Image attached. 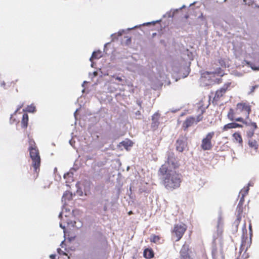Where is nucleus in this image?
<instances>
[{"instance_id":"44","label":"nucleus","mask_w":259,"mask_h":259,"mask_svg":"<svg viewBox=\"0 0 259 259\" xmlns=\"http://www.w3.org/2000/svg\"><path fill=\"white\" fill-rule=\"evenodd\" d=\"M226 0H224V2H226Z\"/></svg>"},{"instance_id":"8","label":"nucleus","mask_w":259,"mask_h":259,"mask_svg":"<svg viewBox=\"0 0 259 259\" xmlns=\"http://www.w3.org/2000/svg\"><path fill=\"white\" fill-rule=\"evenodd\" d=\"M231 84L230 82H228L225 83L223 87L215 92V95L213 98V103L215 102L217 103V102L220 100L221 98L224 96L227 91L230 90Z\"/></svg>"},{"instance_id":"27","label":"nucleus","mask_w":259,"mask_h":259,"mask_svg":"<svg viewBox=\"0 0 259 259\" xmlns=\"http://www.w3.org/2000/svg\"><path fill=\"white\" fill-rule=\"evenodd\" d=\"M209 100H210V98H209ZM206 99L205 98H203L202 99L199 103V107H200V105H202L203 106H206V105H205L204 104V103L206 101ZM208 103L207 104V105H208L209 104V105L210 104V103H209V100L208 101Z\"/></svg>"},{"instance_id":"1","label":"nucleus","mask_w":259,"mask_h":259,"mask_svg":"<svg viewBox=\"0 0 259 259\" xmlns=\"http://www.w3.org/2000/svg\"><path fill=\"white\" fill-rule=\"evenodd\" d=\"M179 166L175 154L173 152H168L167 160L158 170V175L162 177L163 185L169 191L178 189L181 186L182 175L175 170Z\"/></svg>"},{"instance_id":"34","label":"nucleus","mask_w":259,"mask_h":259,"mask_svg":"<svg viewBox=\"0 0 259 259\" xmlns=\"http://www.w3.org/2000/svg\"><path fill=\"white\" fill-rule=\"evenodd\" d=\"M57 252L60 254H62L63 253V251L60 249V248H58L57 249Z\"/></svg>"},{"instance_id":"28","label":"nucleus","mask_w":259,"mask_h":259,"mask_svg":"<svg viewBox=\"0 0 259 259\" xmlns=\"http://www.w3.org/2000/svg\"><path fill=\"white\" fill-rule=\"evenodd\" d=\"M35 110V107L34 106H28L26 111L29 112H33Z\"/></svg>"},{"instance_id":"25","label":"nucleus","mask_w":259,"mask_h":259,"mask_svg":"<svg viewBox=\"0 0 259 259\" xmlns=\"http://www.w3.org/2000/svg\"><path fill=\"white\" fill-rule=\"evenodd\" d=\"M249 189V188L248 186L246 188L244 187L240 192V193H239L240 195L245 196V195H246L248 194Z\"/></svg>"},{"instance_id":"13","label":"nucleus","mask_w":259,"mask_h":259,"mask_svg":"<svg viewBox=\"0 0 259 259\" xmlns=\"http://www.w3.org/2000/svg\"><path fill=\"white\" fill-rule=\"evenodd\" d=\"M232 141L233 143L237 144L238 146H243V139L240 132H236L232 135Z\"/></svg>"},{"instance_id":"33","label":"nucleus","mask_w":259,"mask_h":259,"mask_svg":"<svg viewBox=\"0 0 259 259\" xmlns=\"http://www.w3.org/2000/svg\"><path fill=\"white\" fill-rule=\"evenodd\" d=\"M1 85L2 87L5 88L6 86V83L4 81H3L1 82Z\"/></svg>"},{"instance_id":"5","label":"nucleus","mask_w":259,"mask_h":259,"mask_svg":"<svg viewBox=\"0 0 259 259\" xmlns=\"http://www.w3.org/2000/svg\"><path fill=\"white\" fill-rule=\"evenodd\" d=\"M209 106V104L206 106H203L200 105V109L201 110V113L199 114L195 118L193 116L188 117L183 123V128L184 130H187L189 127L192 126L194 124H197L198 122L201 121L203 119V114L205 112V109Z\"/></svg>"},{"instance_id":"6","label":"nucleus","mask_w":259,"mask_h":259,"mask_svg":"<svg viewBox=\"0 0 259 259\" xmlns=\"http://www.w3.org/2000/svg\"><path fill=\"white\" fill-rule=\"evenodd\" d=\"M214 132H210L207 133L205 137L202 139L201 148L204 151L210 150L213 147L212 140L214 137Z\"/></svg>"},{"instance_id":"18","label":"nucleus","mask_w":259,"mask_h":259,"mask_svg":"<svg viewBox=\"0 0 259 259\" xmlns=\"http://www.w3.org/2000/svg\"><path fill=\"white\" fill-rule=\"evenodd\" d=\"M28 115L26 113H24L23 115V117L21 120L22 127L24 128H26L28 126Z\"/></svg>"},{"instance_id":"7","label":"nucleus","mask_w":259,"mask_h":259,"mask_svg":"<svg viewBox=\"0 0 259 259\" xmlns=\"http://www.w3.org/2000/svg\"><path fill=\"white\" fill-rule=\"evenodd\" d=\"M64 212H61L59 214V218L61 219L60 223V227H74L76 222L74 221V217L71 214L70 216L64 215L63 217Z\"/></svg>"},{"instance_id":"16","label":"nucleus","mask_w":259,"mask_h":259,"mask_svg":"<svg viewBox=\"0 0 259 259\" xmlns=\"http://www.w3.org/2000/svg\"><path fill=\"white\" fill-rule=\"evenodd\" d=\"M143 255L146 258L150 259L154 257V253L152 249L146 248L144 250Z\"/></svg>"},{"instance_id":"21","label":"nucleus","mask_w":259,"mask_h":259,"mask_svg":"<svg viewBox=\"0 0 259 259\" xmlns=\"http://www.w3.org/2000/svg\"><path fill=\"white\" fill-rule=\"evenodd\" d=\"M248 145L250 148L254 149L256 151L258 149V144L255 140H249L248 141Z\"/></svg>"},{"instance_id":"19","label":"nucleus","mask_w":259,"mask_h":259,"mask_svg":"<svg viewBox=\"0 0 259 259\" xmlns=\"http://www.w3.org/2000/svg\"><path fill=\"white\" fill-rule=\"evenodd\" d=\"M161 237L159 235L152 234L150 238V241L156 244L160 243Z\"/></svg>"},{"instance_id":"11","label":"nucleus","mask_w":259,"mask_h":259,"mask_svg":"<svg viewBox=\"0 0 259 259\" xmlns=\"http://www.w3.org/2000/svg\"><path fill=\"white\" fill-rule=\"evenodd\" d=\"M180 259H191L188 245L184 244L180 250Z\"/></svg>"},{"instance_id":"3","label":"nucleus","mask_w":259,"mask_h":259,"mask_svg":"<svg viewBox=\"0 0 259 259\" xmlns=\"http://www.w3.org/2000/svg\"><path fill=\"white\" fill-rule=\"evenodd\" d=\"M28 142L29 145L28 151H29L30 157L32 161V166L33 167L34 171L35 173V176H34V179H35L40 170V157L39 150L34 141L32 139H29Z\"/></svg>"},{"instance_id":"38","label":"nucleus","mask_w":259,"mask_h":259,"mask_svg":"<svg viewBox=\"0 0 259 259\" xmlns=\"http://www.w3.org/2000/svg\"><path fill=\"white\" fill-rule=\"evenodd\" d=\"M133 213L132 211H130L128 212V214L129 215H131V214H133Z\"/></svg>"},{"instance_id":"30","label":"nucleus","mask_w":259,"mask_h":259,"mask_svg":"<svg viewBox=\"0 0 259 259\" xmlns=\"http://www.w3.org/2000/svg\"><path fill=\"white\" fill-rule=\"evenodd\" d=\"M244 196L243 195H241V197L240 199V201H239V202L238 203V204L239 205H243V203H244Z\"/></svg>"},{"instance_id":"29","label":"nucleus","mask_w":259,"mask_h":259,"mask_svg":"<svg viewBox=\"0 0 259 259\" xmlns=\"http://www.w3.org/2000/svg\"><path fill=\"white\" fill-rule=\"evenodd\" d=\"M258 87V85H253V86H251V88H250V92L251 93H253L254 90L257 88Z\"/></svg>"},{"instance_id":"24","label":"nucleus","mask_w":259,"mask_h":259,"mask_svg":"<svg viewBox=\"0 0 259 259\" xmlns=\"http://www.w3.org/2000/svg\"><path fill=\"white\" fill-rule=\"evenodd\" d=\"M62 228L64 230V235L65 237H68V238L70 240L75 238V235L74 234H71L70 235L69 234H68L66 228L63 227Z\"/></svg>"},{"instance_id":"20","label":"nucleus","mask_w":259,"mask_h":259,"mask_svg":"<svg viewBox=\"0 0 259 259\" xmlns=\"http://www.w3.org/2000/svg\"><path fill=\"white\" fill-rule=\"evenodd\" d=\"M102 56V52L100 51H95L93 53L91 57L90 60L92 61L94 59H99Z\"/></svg>"},{"instance_id":"14","label":"nucleus","mask_w":259,"mask_h":259,"mask_svg":"<svg viewBox=\"0 0 259 259\" xmlns=\"http://www.w3.org/2000/svg\"><path fill=\"white\" fill-rule=\"evenodd\" d=\"M243 126L242 124L237 123L236 122H231L224 125L222 127V131L223 132L228 131L229 130L232 128H236L237 127L241 128Z\"/></svg>"},{"instance_id":"12","label":"nucleus","mask_w":259,"mask_h":259,"mask_svg":"<svg viewBox=\"0 0 259 259\" xmlns=\"http://www.w3.org/2000/svg\"><path fill=\"white\" fill-rule=\"evenodd\" d=\"M186 230V228H174L172 234L176 238V241H179L182 237Z\"/></svg>"},{"instance_id":"15","label":"nucleus","mask_w":259,"mask_h":259,"mask_svg":"<svg viewBox=\"0 0 259 259\" xmlns=\"http://www.w3.org/2000/svg\"><path fill=\"white\" fill-rule=\"evenodd\" d=\"M160 118V114L158 113H155L152 117L151 128L153 130H155L158 127L159 122V119Z\"/></svg>"},{"instance_id":"37","label":"nucleus","mask_w":259,"mask_h":259,"mask_svg":"<svg viewBox=\"0 0 259 259\" xmlns=\"http://www.w3.org/2000/svg\"><path fill=\"white\" fill-rule=\"evenodd\" d=\"M251 68L254 69V70H259V67L258 68H256V67H254L253 66H251Z\"/></svg>"},{"instance_id":"26","label":"nucleus","mask_w":259,"mask_h":259,"mask_svg":"<svg viewBox=\"0 0 259 259\" xmlns=\"http://www.w3.org/2000/svg\"><path fill=\"white\" fill-rule=\"evenodd\" d=\"M121 144L124 147L132 146L133 145V143L130 140L122 141Z\"/></svg>"},{"instance_id":"39","label":"nucleus","mask_w":259,"mask_h":259,"mask_svg":"<svg viewBox=\"0 0 259 259\" xmlns=\"http://www.w3.org/2000/svg\"><path fill=\"white\" fill-rule=\"evenodd\" d=\"M218 83L222 82V80L221 79H219V80L218 81Z\"/></svg>"},{"instance_id":"42","label":"nucleus","mask_w":259,"mask_h":259,"mask_svg":"<svg viewBox=\"0 0 259 259\" xmlns=\"http://www.w3.org/2000/svg\"><path fill=\"white\" fill-rule=\"evenodd\" d=\"M249 227H251V224H250L249 225Z\"/></svg>"},{"instance_id":"9","label":"nucleus","mask_w":259,"mask_h":259,"mask_svg":"<svg viewBox=\"0 0 259 259\" xmlns=\"http://www.w3.org/2000/svg\"><path fill=\"white\" fill-rule=\"evenodd\" d=\"M224 74L223 70L220 68H217L213 72H209L205 71L202 73L201 77L204 78H208V79H210L211 77H214L216 75L222 76Z\"/></svg>"},{"instance_id":"40","label":"nucleus","mask_w":259,"mask_h":259,"mask_svg":"<svg viewBox=\"0 0 259 259\" xmlns=\"http://www.w3.org/2000/svg\"><path fill=\"white\" fill-rule=\"evenodd\" d=\"M105 170V168H101V169H100V171H102V170Z\"/></svg>"},{"instance_id":"17","label":"nucleus","mask_w":259,"mask_h":259,"mask_svg":"<svg viewBox=\"0 0 259 259\" xmlns=\"http://www.w3.org/2000/svg\"><path fill=\"white\" fill-rule=\"evenodd\" d=\"M185 144V142L181 139H178L176 142V149L179 152H183L184 150Z\"/></svg>"},{"instance_id":"4","label":"nucleus","mask_w":259,"mask_h":259,"mask_svg":"<svg viewBox=\"0 0 259 259\" xmlns=\"http://www.w3.org/2000/svg\"><path fill=\"white\" fill-rule=\"evenodd\" d=\"M252 228H243L240 251H246L250 247L252 243Z\"/></svg>"},{"instance_id":"43","label":"nucleus","mask_w":259,"mask_h":259,"mask_svg":"<svg viewBox=\"0 0 259 259\" xmlns=\"http://www.w3.org/2000/svg\"><path fill=\"white\" fill-rule=\"evenodd\" d=\"M63 254H65V255H67V254H66V253H64V252L63 253Z\"/></svg>"},{"instance_id":"2","label":"nucleus","mask_w":259,"mask_h":259,"mask_svg":"<svg viewBox=\"0 0 259 259\" xmlns=\"http://www.w3.org/2000/svg\"><path fill=\"white\" fill-rule=\"evenodd\" d=\"M251 112V106L249 103L241 102L237 103L234 109H230L227 117L232 121L244 123L245 119L249 118Z\"/></svg>"},{"instance_id":"22","label":"nucleus","mask_w":259,"mask_h":259,"mask_svg":"<svg viewBox=\"0 0 259 259\" xmlns=\"http://www.w3.org/2000/svg\"><path fill=\"white\" fill-rule=\"evenodd\" d=\"M243 205L238 204L237 207V220H239L241 219V214L243 212Z\"/></svg>"},{"instance_id":"41","label":"nucleus","mask_w":259,"mask_h":259,"mask_svg":"<svg viewBox=\"0 0 259 259\" xmlns=\"http://www.w3.org/2000/svg\"><path fill=\"white\" fill-rule=\"evenodd\" d=\"M21 108V106H20V107L17 109V110H19Z\"/></svg>"},{"instance_id":"31","label":"nucleus","mask_w":259,"mask_h":259,"mask_svg":"<svg viewBox=\"0 0 259 259\" xmlns=\"http://www.w3.org/2000/svg\"><path fill=\"white\" fill-rule=\"evenodd\" d=\"M131 41L132 40L131 37L127 38L126 41V44L127 45H129L131 42Z\"/></svg>"},{"instance_id":"35","label":"nucleus","mask_w":259,"mask_h":259,"mask_svg":"<svg viewBox=\"0 0 259 259\" xmlns=\"http://www.w3.org/2000/svg\"><path fill=\"white\" fill-rule=\"evenodd\" d=\"M50 257L51 259H55L56 258V255L55 254H51L50 255Z\"/></svg>"},{"instance_id":"10","label":"nucleus","mask_w":259,"mask_h":259,"mask_svg":"<svg viewBox=\"0 0 259 259\" xmlns=\"http://www.w3.org/2000/svg\"><path fill=\"white\" fill-rule=\"evenodd\" d=\"M246 126H248L249 128L246 131V136L248 138H252L254 134L255 130L257 128L256 123L254 122H250L249 123L244 121V123Z\"/></svg>"},{"instance_id":"32","label":"nucleus","mask_w":259,"mask_h":259,"mask_svg":"<svg viewBox=\"0 0 259 259\" xmlns=\"http://www.w3.org/2000/svg\"><path fill=\"white\" fill-rule=\"evenodd\" d=\"M222 220H223V219H222V217L220 215L219 218V224L218 225L219 226L221 225V222L222 221Z\"/></svg>"},{"instance_id":"23","label":"nucleus","mask_w":259,"mask_h":259,"mask_svg":"<svg viewBox=\"0 0 259 259\" xmlns=\"http://www.w3.org/2000/svg\"><path fill=\"white\" fill-rule=\"evenodd\" d=\"M72 198V194L68 191H66L62 196V200L66 201V200H69Z\"/></svg>"},{"instance_id":"36","label":"nucleus","mask_w":259,"mask_h":259,"mask_svg":"<svg viewBox=\"0 0 259 259\" xmlns=\"http://www.w3.org/2000/svg\"><path fill=\"white\" fill-rule=\"evenodd\" d=\"M115 79L119 81H121L122 80L120 77H118V76L116 77Z\"/></svg>"}]
</instances>
